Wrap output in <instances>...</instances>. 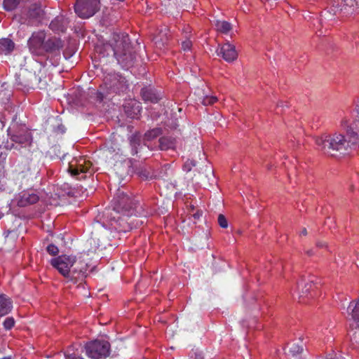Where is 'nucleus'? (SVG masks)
Wrapping results in <instances>:
<instances>
[{"label": "nucleus", "instance_id": "1", "mask_svg": "<svg viewBox=\"0 0 359 359\" xmlns=\"http://www.w3.org/2000/svg\"><path fill=\"white\" fill-rule=\"evenodd\" d=\"M343 135L339 132L332 134H323L316 137L315 142L319 150L332 153L337 151L339 154H348L359 144V135L355 131L348 130Z\"/></svg>", "mask_w": 359, "mask_h": 359}, {"label": "nucleus", "instance_id": "2", "mask_svg": "<svg viewBox=\"0 0 359 359\" xmlns=\"http://www.w3.org/2000/svg\"><path fill=\"white\" fill-rule=\"evenodd\" d=\"M110 46L118 63L123 69H128L133 65L135 56L127 34H114Z\"/></svg>", "mask_w": 359, "mask_h": 359}, {"label": "nucleus", "instance_id": "3", "mask_svg": "<svg viewBox=\"0 0 359 359\" xmlns=\"http://www.w3.org/2000/svg\"><path fill=\"white\" fill-rule=\"evenodd\" d=\"M28 46L32 54L44 55L47 53L58 50L62 47V43L55 38L46 40V33L40 31L32 34L28 40Z\"/></svg>", "mask_w": 359, "mask_h": 359}, {"label": "nucleus", "instance_id": "4", "mask_svg": "<svg viewBox=\"0 0 359 359\" xmlns=\"http://www.w3.org/2000/svg\"><path fill=\"white\" fill-rule=\"evenodd\" d=\"M76 261V258L74 255H62L51 259L50 263L64 277L73 280L74 278V275L77 272V269L76 268L71 269L75 264Z\"/></svg>", "mask_w": 359, "mask_h": 359}, {"label": "nucleus", "instance_id": "5", "mask_svg": "<svg viewBox=\"0 0 359 359\" xmlns=\"http://www.w3.org/2000/svg\"><path fill=\"white\" fill-rule=\"evenodd\" d=\"M113 210L123 216H131L136 214V203L127 194L118 190L112 201Z\"/></svg>", "mask_w": 359, "mask_h": 359}, {"label": "nucleus", "instance_id": "6", "mask_svg": "<svg viewBox=\"0 0 359 359\" xmlns=\"http://www.w3.org/2000/svg\"><path fill=\"white\" fill-rule=\"evenodd\" d=\"M84 350L88 357L92 359H102L110 353V344L105 340L95 339L87 342Z\"/></svg>", "mask_w": 359, "mask_h": 359}, {"label": "nucleus", "instance_id": "7", "mask_svg": "<svg viewBox=\"0 0 359 359\" xmlns=\"http://www.w3.org/2000/svg\"><path fill=\"white\" fill-rule=\"evenodd\" d=\"M100 8L99 0H76L74 11L81 18L86 19L93 16Z\"/></svg>", "mask_w": 359, "mask_h": 359}, {"label": "nucleus", "instance_id": "8", "mask_svg": "<svg viewBox=\"0 0 359 359\" xmlns=\"http://www.w3.org/2000/svg\"><path fill=\"white\" fill-rule=\"evenodd\" d=\"M359 8V0H332L330 12L334 15L343 13L348 15L353 14Z\"/></svg>", "mask_w": 359, "mask_h": 359}, {"label": "nucleus", "instance_id": "9", "mask_svg": "<svg viewBox=\"0 0 359 359\" xmlns=\"http://www.w3.org/2000/svg\"><path fill=\"white\" fill-rule=\"evenodd\" d=\"M91 163L83 157L74 158L69 164V172L73 176L80 173L90 172Z\"/></svg>", "mask_w": 359, "mask_h": 359}, {"label": "nucleus", "instance_id": "10", "mask_svg": "<svg viewBox=\"0 0 359 359\" xmlns=\"http://www.w3.org/2000/svg\"><path fill=\"white\" fill-rule=\"evenodd\" d=\"M216 52L218 56H221L227 62H232L238 57L235 46L229 42L219 46Z\"/></svg>", "mask_w": 359, "mask_h": 359}, {"label": "nucleus", "instance_id": "11", "mask_svg": "<svg viewBox=\"0 0 359 359\" xmlns=\"http://www.w3.org/2000/svg\"><path fill=\"white\" fill-rule=\"evenodd\" d=\"M43 14V11L41 7L39 5L34 4L29 8V11L25 14V16L22 17L19 20L21 23L32 25L36 22L39 21Z\"/></svg>", "mask_w": 359, "mask_h": 359}, {"label": "nucleus", "instance_id": "12", "mask_svg": "<svg viewBox=\"0 0 359 359\" xmlns=\"http://www.w3.org/2000/svg\"><path fill=\"white\" fill-rule=\"evenodd\" d=\"M315 284L311 280H301L297 283V295L299 302H302L304 297L310 295L313 297L314 289L316 288Z\"/></svg>", "mask_w": 359, "mask_h": 359}, {"label": "nucleus", "instance_id": "13", "mask_svg": "<svg viewBox=\"0 0 359 359\" xmlns=\"http://www.w3.org/2000/svg\"><path fill=\"white\" fill-rule=\"evenodd\" d=\"M13 142L18 143L22 147H25L31 144L32 136L28 131H23L18 134L11 135Z\"/></svg>", "mask_w": 359, "mask_h": 359}, {"label": "nucleus", "instance_id": "14", "mask_svg": "<svg viewBox=\"0 0 359 359\" xmlns=\"http://www.w3.org/2000/svg\"><path fill=\"white\" fill-rule=\"evenodd\" d=\"M124 109L128 116L133 118H137L142 110L140 103L136 100H132L126 104Z\"/></svg>", "mask_w": 359, "mask_h": 359}, {"label": "nucleus", "instance_id": "15", "mask_svg": "<svg viewBox=\"0 0 359 359\" xmlns=\"http://www.w3.org/2000/svg\"><path fill=\"white\" fill-rule=\"evenodd\" d=\"M69 23L67 18L63 15L57 16L50 24V28L55 32H64Z\"/></svg>", "mask_w": 359, "mask_h": 359}, {"label": "nucleus", "instance_id": "16", "mask_svg": "<svg viewBox=\"0 0 359 359\" xmlns=\"http://www.w3.org/2000/svg\"><path fill=\"white\" fill-rule=\"evenodd\" d=\"M39 200V196L34 193L25 192L20 195L18 201L19 206H26L30 204L36 203Z\"/></svg>", "mask_w": 359, "mask_h": 359}, {"label": "nucleus", "instance_id": "17", "mask_svg": "<svg viewBox=\"0 0 359 359\" xmlns=\"http://www.w3.org/2000/svg\"><path fill=\"white\" fill-rule=\"evenodd\" d=\"M13 308V303L10 298L4 294H0V316L9 313Z\"/></svg>", "mask_w": 359, "mask_h": 359}, {"label": "nucleus", "instance_id": "18", "mask_svg": "<svg viewBox=\"0 0 359 359\" xmlns=\"http://www.w3.org/2000/svg\"><path fill=\"white\" fill-rule=\"evenodd\" d=\"M15 48V43L11 39L3 38L0 39V54L8 55Z\"/></svg>", "mask_w": 359, "mask_h": 359}, {"label": "nucleus", "instance_id": "19", "mask_svg": "<svg viewBox=\"0 0 359 359\" xmlns=\"http://www.w3.org/2000/svg\"><path fill=\"white\" fill-rule=\"evenodd\" d=\"M351 311V318L353 320L355 326L359 327V299L356 303L351 302L348 307V311Z\"/></svg>", "mask_w": 359, "mask_h": 359}, {"label": "nucleus", "instance_id": "20", "mask_svg": "<svg viewBox=\"0 0 359 359\" xmlns=\"http://www.w3.org/2000/svg\"><path fill=\"white\" fill-rule=\"evenodd\" d=\"M161 149L167 150L176 147L175 140L170 137H163L159 140Z\"/></svg>", "mask_w": 359, "mask_h": 359}, {"label": "nucleus", "instance_id": "21", "mask_svg": "<svg viewBox=\"0 0 359 359\" xmlns=\"http://www.w3.org/2000/svg\"><path fill=\"white\" fill-rule=\"evenodd\" d=\"M215 26L217 31L222 34H228L232 29L231 25L224 20H216L215 22Z\"/></svg>", "mask_w": 359, "mask_h": 359}, {"label": "nucleus", "instance_id": "22", "mask_svg": "<svg viewBox=\"0 0 359 359\" xmlns=\"http://www.w3.org/2000/svg\"><path fill=\"white\" fill-rule=\"evenodd\" d=\"M339 125L341 128L344 130L346 133H348V132H349L348 130L355 131L352 128V120L346 114L341 117Z\"/></svg>", "mask_w": 359, "mask_h": 359}, {"label": "nucleus", "instance_id": "23", "mask_svg": "<svg viewBox=\"0 0 359 359\" xmlns=\"http://www.w3.org/2000/svg\"><path fill=\"white\" fill-rule=\"evenodd\" d=\"M142 98L146 101L156 102L158 100V96L149 90H143L142 91Z\"/></svg>", "mask_w": 359, "mask_h": 359}, {"label": "nucleus", "instance_id": "24", "mask_svg": "<svg viewBox=\"0 0 359 359\" xmlns=\"http://www.w3.org/2000/svg\"><path fill=\"white\" fill-rule=\"evenodd\" d=\"M20 1L21 0H4V8L8 11H13L20 4Z\"/></svg>", "mask_w": 359, "mask_h": 359}, {"label": "nucleus", "instance_id": "25", "mask_svg": "<svg viewBox=\"0 0 359 359\" xmlns=\"http://www.w3.org/2000/svg\"><path fill=\"white\" fill-rule=\"evenodd\" d=\"M65 359H83L78 353H76L72 348H69L65 353Z\"/></svg>", "mask_w": 359, "mask_h": 359}, {"label": "nucleus", "instance_id": "26", "mask_svg": "<svg viewBox=\"0 0 359 359\" xmlns=\"http://www.w3.org/2000/svg\"><path fill=\"white\" fill-rule=\"evenodd\" d=\"M194 166H196L195 161L188 159L183 165V170L188 172L191 171Z\"/></svg>", "mask_w": 359, "mask_h": 359}, {"label": "nucleus", "instance_id": "27", "mask_svg": "<svg viewBox=\"0 0 359 359\" xmlns=\"http://www.w3.org/2000/svg\"><path fill=\"white\" fill-rule=\"evenodd\" d=\"M14 324H15V320H14L13 318H11V317L6 318L3 323L4 327L6 330H11L14 326Z\"/></svg>", "mask_w": 359, "mask_h": 359}, {"label": "nucleus", "instance_id": "28", "mask_svg": "<svg viewBox=\"0 0 359 359\" xmlns=\"http://www.w3.org/2000/svg\"><path fill=\"white\" fill-rule=\"evenodd\" d=\"M217 97L215 96H208V95H206L205 97H204V98L203 99V104L204 105H209V104H212L213 103H215L216 101H217Z\"/></svg>", "mask_w": 359, "mask_h": 359}, {"label": "nucleus", "instance_id": "29", "mask_svg": "<svg viewBox=\"0 0 359 359\" xmlns=\"http://www.w3.org/2000/svg\"><path fill=\"white\" fill-rule=\"evenodd\" d=\"M302 351H303V347L302 346H299V344H293L290 348V352L294 355L302 353Z\"/></svg>", "mask_w": 359, "mask_h": 359}, {"label": "nucleus", "instance_id": "30", "mask_svg": "<svg viewBox=\"0 0 359 359\" xmlns=\"http://www.w3.org/2000/svg\"><path fill=\"white\" fill-rule=\"evenodd\" d=\"M218 224L222 228L226 229L228 227V222L226 217L222 214L218 216Z\"/></svg>", "mask_w": 359, "mask_h": 359}, {"label": "nucleus", "instance_id": "31", "mask_svg": "<svg viewBox=\"0 0 359 359\" xmlns=\"http://www.w3.org/2000/svg\"><path fill=\"white\" fill-rule=\"evenodd\" d=\"M47 252L51 255H55L58 253L59 250L56 245L50 244L47 247Z\"/></svg>", "mask_w": 359, "mask_h": 359}, {"label": "nucleus", "instance_id": "32", "mask_svg": "<svg viewBox=\"0 0 359 359\" xmlns=\"http://www.w3.org/2000/svg\"><path fill=\"white\" fill-rule=\"evenodd\" d=\"M192 42L189 39L184 40L182 43V48L184 51H188L191 49Z\"/></svg>", "mask_w": 359, "mask_h": 359}, {"label": "nucleus", "instance_id": "33", "mask_svg": "<svg viewBox=\"0 0 359 359\" xmlns=\"http://www.w3.org/2000/svg\"><path fill=\"white\" fill-rule=\"evenodd\" d=\"M159 133H160V131H159V130H158V129H155V130H151V131L149 132V133L147 134V135L148 137H154V136L158 135L159 134Z\"/></svg>", "mask_w": 359, "mask_h": 359}, {"label": "nucleus", "instance_id": "34", "mask_svg": "<svg viewBox=\"0 0 359 359\" xmlns=\"http://www.w3.org/2000/svg\"><path fill=\"white\" fill-rule=\"evenodd\" d=\"M98 95L100 100H102L106 96V93L104 92H98Z\"/></svg>", "mask_w": 359, "mask_h": 359}, {"label": "nucleus", "instance_id": "35", "mask_svg": "<svg viewBox=\"0 0 359 359\" xmlns=\"http://www.w3.org/2000/svg\"><path fill=\"white\" fill-rule=\"evenodd\" d=\"M325 245V243L323 242H318L317 243V246L319 248H322Z\"/></svg>", "mask_w": 359, "mask_h": 359}, {"label": "nucleus", "instance_id": "36", "mask_svg": "<svg viewBox=\"0 0 359 359\" xmlns=\"http://www.w3.org/2000/svg\"><path fill=\"white\" fill-rule=\"evenodd\" d=\"M301 235L306 236L307 234V231L306 229H303L302 231L300 233Z\"/></svg>", "mask_w": 359, "mask_h": 359}, {"label": "nucleus", "instance_id": "37", "mask_svg": "<svg viewBox=\"0 0 359 359\" xmlns=\"http://www.w3.org/2000/svg\"><path fill=\"white\" fill-rule=\"evenodd\" d=\"M201 216V213H199V212H196V213H195V214L194 215V217L195 218H197V219H198V218H199Z\"/></svg>", "mask_w": 359, "mask_h": 359}, {"label": "nucleus", "instance_id": "38", "mask_svg": "<svg viewBox=\"0 0 359 359\" xmlns=\"http://www.w3.org/2000/svg\"><path fill=\"white\" fill-rule=\"evenodd\" d=\"M4 214L0 211V219L2 218Z\"/></svg>", "mask_w": 359, "mask_h": 359}, {"label": "nucleus", "instance_id": "39", "mask_svg": "<svg viewBox=\"0 0 359 359\" xmlns=\"http://www.w3.org/2000/svg\"><path fill=\"white\" fill-rule=\"evenodd\" d=\"M109 88H111L112 87H114V84H111V83H109Z\"/></svg>", "mask_w": 359, "mask_h": 359}, {"label": "nucleus", "instance_id": "40", "mask_svg": "<svg viewBox=\"0 0 359 359\" xmlns=\"http://www.w3.org/2000/svg\"><path fill=\"white\" fill-rule=\"evenodd\" d=\"M307 254H308V255H311V252L309 251V252H307Z\"/></svg>", "mask_w": 359, "mask_h": 359}, {"label": "nucleus", "instance_id": "41", "mask_svg": "<svg viewBox=\"0 0 359 359\" xmlns=\"http://www.w3.org/2000/svg\"><path fill=\"white\" fill-rule=\"evenodd\" d=\"M2 359H11L10 358H4Z\"/></svg>", "mask_w": 359, "mask_h": 359}, {"label": "nucleus", "instance_id": "42", "mask_svg": "<svg viewBox=\"0 0 359 359\" xmlns=\"http://www.w3.org/2000/svg\"><path fill=\"white\" fill-rule=\"evenodd\" d=\"M327 359H331V358H327Z\"/></svg>", "mask_w": 359, "mask_h": 359}]
</instances>
